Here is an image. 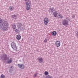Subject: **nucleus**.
<instances>
[{"instance_id": "obj_1", "label": "nucleus", "mask_w": 78, "mask_h": 78, "mask_svg": "<svg viewBox=\"0 0 78 78\" xmlns=\"http://www.w3.org/2000/svg\"><path fill=\"white\" fill-rule=\"evenodd\" d=\"M8 23L7 21H4L2 24L0 29L2 31H6L8 29Z\"/></svg>"}, {"instance_id": "obj_2", "label": "nucleus", "mask_w": 78, "mask_h": 78, "mask_svg": "<svg viewBox=\"0 0 78 78\" xmlns=\"http://www.w3.org/2000/svg\"><path fill=\"white\" fill-rule=\"evenodd\" d=\"M66 19L63 20L62 22V25L65 26L68 25H69V21H70V19L69 18H66Z\"/></svg>"}, {"instance_id": "obj_3", "label": "nucleus", "mask_w": 78, "mask_h": 78, "mask_svg": "<svg viewBox=\"0 0 78 78\" xmlns=\"http://www.w3.org/2000/svg\"><path fill=\"white\" fill-rule=\"evenodd\" d=\"M11 47L13 49V50H16L17 49V47L15 44L14 42H12L11 44Z\"/></svg>"}, {"instance_id": "obj_4", "label": "nucleus", "mask_w": 78, "mask_h": 78, "mask_svg": "<svg viewBox=\"0 0 78 78\" xmlns=\"http://www.w3.org/2000/svg\"><path fill=\"white\" fill-rule=\"evenodd\" d=\"M55 44L56 47H59L61 46V42L59 41H56Z\"/></svg>"}, {"instance_id": "obj_5", "label": "nucleus", "mask_w": 78, "mask_h": 78, "mask_svg": "<svg viewBox=\"0 0 78 78\" xmlns=\"http://www.w3.org/2000/svg\"><path fill=\"white\" fill-rule=\"evenodd\" d=\"M49 21L48 20V19L47 18H45L44 19V23L45 25H47Z\"/></svg>"}, {"instance_id": "obj_6", "label": "nucleus", "mask_w": 78, "mask_h": 78, "mask_svg": "<svg viewBox=\"0 0 78 78\" xmlns=\"http://www.w3.org/2000/svg\"><path fill=\"white\" fill-rule=\"evenodd\" d=\"M22 24L21 23H17V27L18 28V29H20V30H22L23 28H22Z\"/></svg>"}, {"instance_id": "obj_7", "label": "nucleus", "mask_w": 78, "mask_h": 78, "mask_svg": "<svg viewBox=\"0 0 78 78\" xmlns=\"http://www.w3.org/2000/svg\"><path fill=\"white\" fill-rule=\"evenodd\" d=\"M18 66L19 67V68H20V69H23L25 68V65L23 64H18Z\"/></svg>"}, {"instance_id": "obj_8", "label": "nucleus", "mask_w": 78, "mask_h": 78, "mask_svg": "<svg viewBox=\"0 0 78 78\" xmlns=\"http://www.w3.org/2000/svg\"><path fill=\"white\" fill-rule=\"evenodd\" d=\"M26 4L27 5V10H29L30 9V4L28 2H26Z\"/></svg>"}, {"instance_id": "obj_9", "label": "nucleus", "mask_w": 78, "mask_h": 78, "mask_svg": "<svg viewBox=\"0 0 78 78\" xmlns=\"http://www.w3.org/2000/svg\"><path fill=\"white\" fill-rule=\"evenodd\" d=\"M51 34L52 36H56V34H57V33L56 31H53L51 33Z\"/></svg>"}, {"instance_id": "obj_10", "label": "nucleus", "mask_w": 78, "mask_h": 78, "mask_svg": "<svg viewBox=\"0 0 78 78\" xmlns=\"http://www.w3.org/2000/svg\"><path fill=\"white\" fill-rule=\"evenodd\" d=\"M16 38L17 40H20V39H21V36H20V34H18L16 35Z\"/></svg>"}, {"instance_id": "obj_11", "label": "nucleus", "mask_w": 78, "mask_h": 78, "mask_svg": "<svg viewBox=\"0 0 78 78\" xmlns=\"http://www.w3.org/2000/svg\"><path fill=\"white\" fill-rule=\"evenodd\" d=\"M57 17L58 18H63V16L61 15L60 13H58Z\"/></svg>"}, {"instance_id": "obj_12", "label": "nucleus", "mask_w": 78, "mask_h": 78, "mask_svg": "<svg viewBox=\"0 0 78 78\" xmlns=\"http://www.w3.org/2000/svg\"><path fill=\"white\" fill-rule=\"evenodd\" d=\"M39 62H43V59L42 58V57H39L38 58Z\"/></svg>"}, {"instance_id": "obj_13", "label": "nucleus", "mask_w": 78, "mask_h": 78, "mask_svg": "<svg viewBox=\"0 0 78 78\" xmlns=\"http://www.w3.org/2000/svg\"><path fill=\"white\" fill-rule=\"evenodd\" d=\"M20 31V29H16L15 30V32L16 33H19Z\"/></svg>"}, {"instance_id": "obj_14", "label": "nucleus", "mask_w": 78, "mask_h": 78, "mask_svg": "<svg viewBox=\"0 0 78 78\" xmlns=\"http://www.w3.org/2000/svg\"><path fill=\"white\" fill-rule=\"evenodd\" d=\"M9 9L10 11H12V10H14V7L13 6H10L9 7Z\"/></svg>"}, {"instance_id": "obj_15", "label": "nucleus", "mask_w": 78, "mask_h": 78, "mask_svg": "<svg viewBox=\"0 0 78 78\" xmlns=\"http://www.w3.org/2000/svg\"><path fill=\"white\" fill-rule=\"evenodd\" d=\"M53 16L55 17H58V13L56 12H54L53 14Z\"/></svg>"}, {"instance_id": "obj_16", "label": "nucleus", "mask_w": 78, "mask_h": 78, "mask_svg": "<svg viewBox=\"0 0 78 78\" xmlns=\"http://www.w3.org/2000/svg\"><path fill=\"white\" fill-rule=\"evenodd\" d=\"M12 18H13V19H16L17 18V16L15 15H12Z\"/></svg>"}, {"instance_id": "obj_17", "label": "nucleus", "mask_w": 78, "mask_h": 78, "mask_svg": "<svg viewBox=\"0 0 78 78\" xmlns=\"http://www.w3.org/2000/svg\"><path fill=\"white\" fill-rule=\"evenodd\" d=\"M16 25L13 24L12 28L14 30V29H15L16 28Z\"/></svg>"}, {"instance_id": "obj_18", "label": "nucleus", "mask_w": 78, "mask_h": 78, "mask_svg": "<svg viewBox=\"0 0 78 78\" xmlns=\"http://www.w3.org/2000/svg\"><path fill=\"white\" fill-rule=\"evenodd\" d=\"M11 62H12V60L10 59V60L8 61L7 64H10V63H11Z\"/></svg>"}, {"instance_id": "obj_19", "label": "nucleus", "mask_w": 78, "mask_h": 78, "mask_svg": "<svg viewBox=\"0 0 78 78\" xmlns=\"http://www.w3.org/2000/svg\"><path fill=\"white\" fill-rule=\"evenodd\" d=\"M44 74L45 75H47L48 74V72L47 71H45L44 72Z\"/></svg>"}, {"instance_id": "obj_20", "label": "nucleus", "mask_w": 78, "mask_h": 78, "mask_svg": "<svg viewBox=\"0 0 78 78\" xmlns=\"http://www.w3.org/2000/svg\"><path fill=\"white\" fill-rule=\"evenodd\" d=\"M1 78H5V76L4 75L2 74L1 76Z\"/></svg>"}, {"instance_id": "obj_21", "label": "nucleus", "mask_w": 78, "mask_h": 78, "mask_svg": "<svg viewBox=\"0 0 78 78\" xmlns=\"http://www.w3.org/2000/svg\"><path fill=\"white\" fill-rule=\"evenodd\" d=\"M51 11H52V12H53V11H55V9H54V8H52L51 9Z\"/></svg>"}, {"instance_id": "obj_22", "label": "nucleus", "mask_w": 78, "mask_h": 78, "mask_svg": "<svg viewBox=\"0 0 78 78\" xmlns=\"http://www.w3.org/2000/svg\"><path fill=\"white\" fill-rule=\"evenodd\" d=\"M44 42H45V43L47 42V39H46L44 40Z\"/></svg>"}, {"instance_id": "obj_23", "label": "nucleus", "mask_w": 78, "mask_h": 78, "mask_svg": "<svg viewBox=\"0 0 78 78\" xmlns=\"http://www.w3.org/2000/svg\"><path fill=\"white\" fill-rule=\"evenodd\" d=\"M2 23V20L0 18V23Z\"/></svg>"}, {"instance_id": "obj_24", "label": "nucleus", "mask_w": 78, "mask_h": 78, "mask_svg": "<svg viewBox=\"0 0 78 78\" xmlns=\"http://www.w3.org/2000/svg\"><path fill=\"white\" fill-rule=\"evenodd\" d=\"M28 2L29 3V4H30V5H31V1H30V0H28Z\"/></svg>"}, {"instance_id": "obj_25", "label": "nucleus", "mask_w": 78, "mask_h": 78, "mask_svg": "<svg viewBox=\"0 0 78 78\" xmlns=\"http://www.w3.org/2000/svg\"><path fill=\"white\" fill-rule=\"evenodd\" d=\"M47 78H51V77L50 76H47Z\"/></svg>"}, {"instance_id": "obj_26", "label": "nucleus", "mask_w": 78, "mask_h": 78, "mask_svg": "<svg viewBox=\"0 0 78 78\" xmlns=\"http://www.w3.org/2000/svg\"><path fill=\"white\" fill-rule=\"evenodd\" d=\"M73 18H75V15H73L72 16Z\"/></svg>"}, {"instance_id": "obj_27", "label": "nucleus", "mask_w": 78, "mask_h": 78, "mask_svg": "<svg viewBox=\"0 0 78 78\" xmlns=\"http://www.w3.org/2000/svg\"><path fill=\"white\" fill-rule=\"evenodd\" d=\"M37 75V74H34V76H36Z\"/></svg>"}, {"instance_id": "obj_28", "label": "nucleus", "mask_w": 78, "mask_h": 78, "mask_svg": "<svg viewBox=\"0 0 78 78\" xmlns=\"http://www.w3.org/2000/svg\"><path fill=\"white\" fill-rule=\"evenodd\" d=\"M12 68V66H11V68Z\"/></svg>"}, {"instance_id": "obj_29", "label": "nucleus", "mask_w": 78, "mask_h": 78, "mask_svg": "<svg viewBox=\"0 0 78 78\" xmlns=\"http://www.w3.org/2000/svg\"><path fill=\"white\" fill-rule=\"evenodd\" d=\"M5 58H6V59H7V57H6Z\"/></svg>"}, {"instance_id": "obj_30", "label": "nucleus", "mask_w": 78, "mask_h": 78, "mask_svg": "<svg viewBox=\"0 0 78 78\" xmlns=\"http://www.w3.org/2000/svg\"><path fill=\"white\" fill-rule=\"evenodd\" d=\"M6 59H5V60H6Z\"/></svg>"}, {"instance_id": "obj_31", "label": "nucleus", "mask_w": 78, "mask_h": 78, "mask_svg": "<svg viewBox=\"0 0 78 78\" xmlns=\"http://www.w3.org/2000/svg\"><path fill=\"white\" fill-rule=\"evenodd\" d=\"M25 1H26L27 0H24Z\"/></svg>"}]
</instances>
